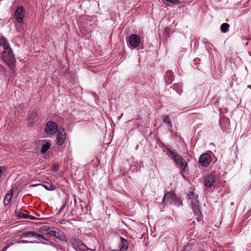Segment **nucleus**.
I'll list each match as a JSON object with an SVG mask.
<instances>
[{
  "label": "nucleus",
  "instance_id": "12",
  "mask_svg": "<svg viewBox=\"0 0 251 251\" xmlns=\"http://www.w3.org/2000/svg\"><path fill=\"white\" fill-rule=\"evenodd\" d=\"M128 248L127 241L123 237L120 238V241L119 244V251H126Z\"/></svg>",
  "mask_w": 251,
  "mask_h": 251
},
{
  "label": "nucleus",
  "instance_id": "20",
  "mask_svg": "<svg viewBox=\"0 0 251 251\" xmlns=\"http://www.w3.org/2000/svg\"><path fill=\"white\" fill-rule=\"evenodd\" d=\"M188 164H185V166H182V169L181 171V174L184 178H186V175L188 174Z\"/></svg>",
  "mask_w": 251,
  "mask_h": 251
},
{
  "label": "nucleus",
  "instance_id": "23",
  "mask_svg": "<svg viewBox=\"0 0 251 251\" xmlns=\"http://www.w3.org/2000/svg\"><path fill=\"white\" fill-rule=\"evenodd\" d=\"M5 172H6L5 169L3 167L0 166V181H1V180H2V177L3 176H5Z\"/></svg>",
  "mask_w": 251,
  "mask_h": 251
},
{
  "label": "nucleus",
  "instance_id": "28",
  "mask_svg": "<svg viewBox=\"0 0 251 251\" xmlns=\"http://www.w3.org/2000/svg\"><path fill=\"white\" fill-rule=\"evenodd\" d=\"M15 243H37V242H32V241H27L26 240H21V241L16 242Z\"/></svg>",
  "mask_w": 251,
  "mask_h": 251
},
{
  "label": "nucleus",
  "instance_id": "27",
  "mask_svg": "<svg viewBox=\"0 0 251 251\" xmlns=\"http://www.w3.org/2000/svg\"><path fill=\"white\" fill-rule=\"evenodd\" d=\"M17 216H18L20 218H25V219L27 218V217H28V216L26 214L20 213H18V214H17Z\"/></svg>",
  "mask_w": 251,
  "mask_h": 251
},
{
  "label": "nucleus",
  "instance_id": "18",
  "mask_svg": "<svg viewBox=\"0 0 251 251\" xmlns=\"http://www.w3.org/2000/svg\"><path fill=\"white\" fill-rule=\"evenodd\" d=\"M173 89L179 95H180L182 93L181 86L178 84L175 83L173 86Z\"/></svg>",
  "mask_w": 251,
  "mask_h": 251
},
{
  "label": "nucleus",
  "instance_id": "15",
  "mask_svg": "<svg viewBox=\"0 0 251 251\" xmlns=\"http://www.w3.org/2000/svg\"><path fill=\"white\" fill-rule=\"evenodd\" d=\"M219 124L224 131L228 129L230 126L229 120L228 118H224L222 120H220Z\"/></svg>",
  "mask_w": 251,
  "mask_h": 251
},
{
  "label": "nucleus",
  "instance_id": "35",
  "mask_svg": "<svg viewBox=\"0 0 251 251\" xmlns=\"http://www.w3.org/2000/svg\"><path fill=\"white\" fill-rule=\"evenodd\" d=\"M29 217L30 219H34V218L32 216H29Z\"/></svg>",
  "mask_w": 251,
  "mask_h": 251
},
{
  "label": "nucleus",
  "instance_id": "11",
  "mask_svg": "<svg viewBox=\"0 0 251 251\" xmlns=\"http://www.w3.org/2000/svg\"><path fill=\"white\" fill-rule=\"evenodd\" d=\"M66 139V133L64 128H60L57 135L56 141L58 145H62Z\"/></svg>",
  "mask_w": 251,
  "mask_h": 251
},
{
  "label": "nucleus",
  "instance_id": "13",
  "mask_svg": "<svg viewBox=\"0 0 251 251\" xmlns=\"http://www.w3.org/2000/svg\"><path fill=\"white\" fill-rule=\"evenodd\" d=\"M38 120V114L36 112L32 113L27 119V124L30 126L34 125Z\"/></svg>",
  "mask_w": 251,
  "mask_h": 251
},
{
  "label": "nucleus",
  "instance_id": "10",
  "mask_svg": "<svg viewBox=\"0 0 251 251\" xmlns=\"http://www.w3.org/2000/svg\"><path fill=\"white\" fill-rule=\"evenodd\" d=\"M215 182V176L212 174L207 175L204 179V186L211 188Z\"/></svg>",
  "mask_w": 251,
  "mask_h": 251
},
{
  "label": "nucleus",
  "instance_id": "17",
  "mask_svg": "<svg viewBox=\"0 0 251 251\" xmlns=\"http://www.w3.org/2000/svg\"><path fill=\"white\" fill-rule=\"evenodd\" d=\"M0 46H2L3 48V50H6V49H10L11 47H10L9 44L6 38L4 37H1L0 36Z\"/></svg>",
  "mask_w": 251,
  "mask_h": 251
},
{
  "label": "nucleus",
  "instance_id": "16",
  "mask_svg": "<svg viewBox=\"0 0 251 251\" xmlns=\"http://www.w3.org/2000/svg\"><path fill=\"white\" fill-rule=\"evenodd\" d=\"M13 190L12 189H11L7 192L4 199L3 203L5 205H7L9 203L12 198L13 197Z\"/></svg>",
  "mask_w": 251,
  "mask_h": 251
},
{
  "label": "nucleus",
  "instance_id": "8",
  "mask_svg": "<svg viewBox=\"0 0 251 251\" xmlns=\"http://www.w3.org/2000/svg\"><path fill=\"white\" fill-rule=\"evenodd\" d=\"M128 43L131 47L133 48H136L140 44L141 39L137 35L133 34L129 36L128 38Z\"/></svg>",
  "mask_w": 251,
  "mask_h": 251
},
{
  "label": "nucleus",
  "instance_id": "2",
  "mask_svg": "<svg viewBox=\"0 0 251 251\" xmlns=\"http://www.w3.org/2000/svg\"><path fill=\"white\" fill-rule=\"evenodd\" d=\"M73 248L77 251H86L90 250L79 238L72 237L70 240Z\"/></svg>",
  "mask_w": 251,
  "mask_h": 251
},
{
  "label": "nucleus",
  "instance_id": "9",
  "mask_svg": "<svg viewBox=\"0 0 251 251\" xmlns=\"http://www.w3.org/2000/svg\"><path fill=\"white\" fill-rule=\"evenodd\" d=\"M25 9L24 7L21 6L18 7L14 14L15 18L16 20L19 23H22L23 22V19L25 17Z\"/></svg>",
  "mask_w": 251,
  "mask_h": 251
},
{
  "label": "nucleus",
  "instance_id": "22",
  "mask_svg": "<svg viewBox=\"0 0 251 251\" xmlns=\"http://www.w3.org/2000/svg\"><path fill=\"white\" fill-rule=\"evenodd\" d=\"M229 25L227 23H224L221 26V30L222 32L226 33L228 31Z\"/></svg>",
  "mask_w": 251,
  "mask_h": 251
},
{
  "label": "nucleus",
  "instance_id": "26",
  "mask_svg": "<svg viewBox=\"0 0 251 251\" xmlns=\"http://www.w3.org/2000/svg\"><path fill=\"white\" fill-rule=\"evenodd\" d=\"M47 190H48V191H52V190H54L55 189V187L52 186V185H42Z\"/></svg>",
  "mask_w": 251,
  "mask_h": 251
},
{
  "label": "nucleus",
  "instance_id": "29",
  "mask_svg": "<svg viewBox=\"0 0 251 251\" xmlns=\"http://www.w3.org/2000/svg\"><path fill=\"white\" fill-rule=\"evenodd\" d=\"M35 236H37L38 237H39L41 239H42L44 240H46V241L48 240L47 239L45 238L42 234H38L37 232H36V235H35Z\"/></svg>",
  "mask_w": 251,
  "mask_h": 251
},
{
  "label": "nucleus",
  "instance_id": "19",
  "mask_svg": "<svg viewBox=\"0 0 251 251\" xmlns=\"http://www.w3.org/2000/svg\"><path fill=\"white\" fill-rule=\"evenodd\" d=\"M50 147V144L48 142H47L45 144H44L42 146L41 152L42 154L45 153L49 149Z\"/></svg>",
  "mask_w": 251,
  "mask_h": 251
},
{
  "label": "nucleus",
  "instance_id": "32",
  "mask_svg": "<svg viewBox=\"0 0 251 251\" xmlns=\"http://www.w3.org/2000/svg\"><path fill=\"white\" fill-rule=\"evenodd\" d=\"M64 207H65V205H64V204L62 205L61 206V207L60 208V209H59V211H58V213H61V211L63 210V209H64Z\"/></svg>",
  "mask_w": 251,
  "mask_h": 251
},
{
  "label": "nucleus",
  "instance_id": "34",
  "mask_svg": "<svg viewBox=\"0 0 251 251\" xmlns=\"http://www.w3.org/2000/svg\"><path fill=\"white\" fill-rule=\"evenodd\" d=\"M123 115V113H122L120 115V116L118 117V120L120 119V118H121Z\"/></svg>",
  "mask_w": 251,
  "mask_h": 251
},
{
  "label": "nucleus",
  "instance_id": "21",
  "mask_svg": "<svg viewBox=\"0 0 251 251\" xmlns=\"http://www.w3.org/2000/svg\"><path fill=\"white\" fill-rule=\"evenodd\" d=\"M163 2L167 5H170V4H178L179 1L177 0H162Z\"/></svg>",
  "mask_w": 251,
  "mask_h": 251
},
{
  "label": "nucleus",
  "instance_id": "33",
  "mask_svg": "<svg viewBox=\"0 0 251 251\" xmlns=\"http://www.w3.org/2000/svg\"><path fill=\"white\" fill-rule=\"evenodd\" d=\"M64 239H65V236L64 235L62 236V238H61V237L60 238V239L62 241H64Z\"/></svg>",
  "mask_w": 251,
  "mask_h": 251
},
{
  "label": "nucleus",
  "instance_id": "3",
  "mask_svg": "<svg viewBox=\"0 0 251 251\" xmlns=\"http://www.w3.org/2000/svg\"><path fill=\"white\" fill-rule=\"evenodd\" d=\"M166 150L177 165L182 167V166H185V164H188L182 157H181L176 152L172 151L170 148L167 147H166Z\"/></svg>",
  "mask_w": 251,
  "mask_h": 251
},
{
  "label": "nucleus",
  "instance_id": "4",
  "mask_svg": "<svg viewBox=\"0 0 251 251\" xmlns=\"http://www.w3.org/2000/svg\"><path fill=\"white\" fill-rule=\"evenodd\" d=\"M2 59L8 65H10V64H13L16 61L15 57L11 48L3 50Z\"/></svg>",
  "mask_w": 251,
  "mask_h": 251
},
{
  "label": "nucleus",
  "instance_id": "1",
  "mask_svg": "<svg viewBox=\"0 0 251 251\" xmlns=\"http://www.w3.org/2000/svg\"><path fill=\"white\" fill-rule=\"evenodd\" d=\"M188 200L190 201L191 208L198 221L202 219L201 212L200 210L198 196L192 191H189L187 194Z\"/></svg>",
  "mask_w": 251,
  "mask_h": 251
},
{
  "label": "nucleus",
  "instance_id": "24",
  "mask_svg": "<svg viewBox=\"0 0 251 251\" xmlns=\"http://www.w3.org/2000/svg\"><path fill=\"white\" fill-rule=\"evenodd\" d=\"M36 235V232L35 231H29L28 232H24L22 234L23 237H27V236H33Z\"/></svg>",
  "mask_w": 251,
  "mask_h": 251
},
{
  "label": "nucleus",
  "instance_id": "6",
  "mask_svg": "<svg viewBox=\"0 0 251 251\" xmlns=\"http://www.w3.org/2000/svg\"><path fill=\"white\" fill-rule=\"evenodd\" d=\"M57 131L58 126L56 123L49 121L46 124L45 127V131L47 134L53 135L57 133Z\"/></svg>",
  "mask_w": 251,
  "mask_h": 251
},
{
  "label": "nucleus",
  "instance_id": "5",
  "mask_svg": "<svg viewBox=\"0 0 251 251\" xmlns=\"http://www.w3.org/2000/svg\"><path fill=\"white\" fill-rule=\"evenodd\" d=\"M177 201L175 195L171 192L166 193L163 199V201L166 202L167 204H173L177 206H181L182 205L181 201H178V202H176Z\"/></svg>",
  "mask_w": 251,
  "mask_h": 251
},
{
  "label": "nucleus",
  "instance_id": "31",
  "mask_svg": "<svg viewBox=\"0 0 251 251\" xmlns=\"http://www.w3.org/2000/svg\"><path fill=\"white\" fill-rule=\"evenodd\" d=\"M58 166L57 165H54L52 168V170L56 171L58 170Z\"/></svg>",
  "mask_w": 251,
  "mask_h": 251
},
{
  "label": "nucleus",
  "instance_id": "25",
  "mask_svg": "<svg viewBox=\"0 0 251 251\" xmlns=\"http://www.w3.org/2000/svg\"><path fill=\"white\" fill-rule=\"evenodd\" d=\"M163 121L164 123L169 125L171 124V122L167 115H164L162 117Z\"/></svg>",
  "mask_w": 251,
  "mask_h": 251
},
{
  "label": "nucleus",
  "instance_id": "30",
  "mask_svg": "<svg viewBox=\"0 0 251 251\" xmlns=\"http://www.w3.org/2000/svg\"><path fill=\"white\" fill-rule=\"evenodd\" d=\"M14 243H12L10 245H5L3 248L2 249V251H6L7 249L12 245H13Z\"/></svg>",
  "mask_w": 251,
  "mask_h": 251
},
{
  "label": "nucleus",
  "instance_id": "36",
  "mask_svg": "<svg viewBox=\"0 0 251 251\" xmlns=\"http://www.w3.org/2000/svg\"><path fill=\"white\" fill-rule=\"evenodd\" d=\"M169 28H167V27H166V28H165V31H167V30H169Z\"/></svg>",
  "mask_w": 251,
  "mask_h": 251
},
{
  "label": "nucleus",
  "instance_id": "7",
  "mask_svg": "<svg viewBox=\"0 0 251 251\" xmlns=\"http://www.w3.org/2000/svg\"><path fill=\"white\" fill-rule=\"evenodd\" d=\"M211 162L210 155L208 153H204L201 155L199 159V163L202 167H208Z\"/></svg>",
  "mask_w": 251,
  "mask_h": 251
},
{
  "label": "nucleus",
  "instance_id": "37",
  "mask_svg": "<svg viewBox=\"0 0 251 251\" xmlns=\"http://www.w3.org/2000/svg\"><path fill=\"white\" fill-rule=\"evenodd\" d=\"M248 88L251 89V85H248Z\"/></svg>",
  "mask_w": 251,
  "mask_h": 251
},
{
  "label": "nucleus",
  "instance_id": "14",
  "mask_svg": "<svg viewBox=\"0 0 251 251\" xmlns=\"http://www.w3.org/2000/svg\"><path fill=\"white\" fill-rule=\"evenodd\" d=\"M174 80V74L171 71H167L165 77V81L167 84H171Z\"/></svg>",
  "mask_w": 251,
  "mask_h": 251
}]
</instances>
